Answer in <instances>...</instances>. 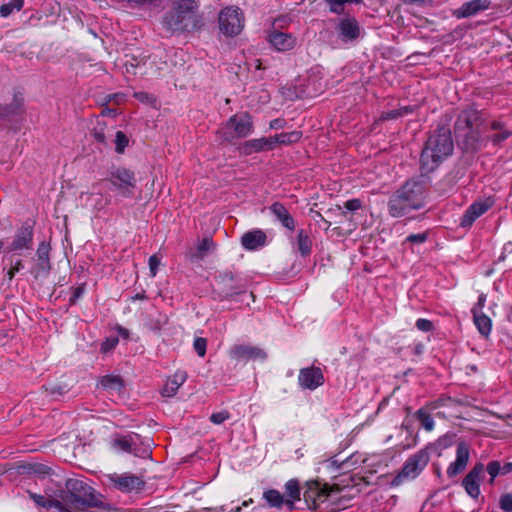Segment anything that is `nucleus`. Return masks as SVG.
<instances>
[{
	"label": "nucleus",
	"mask_w": 512,
	"mask_h": 512,
	"mask_svg": "<svg viewBox=\"0 0 512 512\" xmlns=\"http://www.w3.org/2000/svg\"><path fill=\"white\" fill-rule=\"evenodd\" d=\"M160 265V259L157 257V255H152L149 258V269L151 276H156L158 267Z\"/></svg>",
	"instance_id": "obj_51"
},
{
	"label": "nucleus",
	"mask_w": 512,
	"mask_h": 512,
	"mask_svg": "<svg viewBox=\"0 0 512 512\" xmlns=\"http://www.w3.org/2000/svg\"><path fill=\"white\" fill-rule=\"evenodd\" d=\"M162 24L171 33H181L197 31L204 22L198 13V3L195 0H179L165 14Z\"/></svg>",
	"instance_id": "obj_2"
},
{
	"label": "nucleus",
	"mask_w": 512,
	"mask_h": 512,
	"mask_svg": "<svg viewBox=\"0 0 512 512\" xmlns=\"http://www.w3.org/2000/svg\"><path fill=\"white\" fill-rule=\"evenodd\" d=\"M84 291H85L84 285H80V286L76 287L73 291L71 298H70V304H75L76 301L83 295Z\"/></svg>",
	"instance_id": "obj_55"
},
{
	"label": "nucleus",
	"mask_w": 512,
	"mask_h": 512,
	"mask_svg": "<svg viewBox=\"0 0 512 512\" xmlns=\"http://www.w3.org/2000/svg\"><path fill=\"white\" fill-rule=\"evenodd\" d=\"M422 186L416 181H407L389 199L388 210L392 217H402L421 207Z\"/></svg>",
	"instance_id": "obj_5"
},
{
	"label": "nucleus",
	"mask_w": 512,
	"mask_h": 512,
	"mask_svg": "<svg viewBox=\"0 0 512 512\" xmlns=\"http://www.w3.org/2000/svg\"><path fill=\"white\" fill-rule=\"evenodd\" d=\"M269 42L278 51H288L296 45V38L292 34L275 30L270 33Z\"/></svg>",
	"instance_id": "obj_22"
},
{
	"label": "nucleus",
	"mask_w": 512,
	"mask_h": 512,
	"mask_svg": "<svg viewBox=\"0 0 512 512\" xmlns=\"http://www.w3.org/2000/svg\"><path fill=\"white\" fill-rule=\"evenodd\" d=\"M416 327L424 332H429L433 329V323L428 319H418L416 321Z\"/></svg>",
	"instance_id": "obj_50"
},
{
	"label": "nucleus",
	"mask_w": 512,
	"mask_h": 512,
	"mask_svg": "<svg viewBox=\"0 0 512 512\" xmlns=\"http://www.w3.org/2000/svg\"><path fill=\"white\" fill-rule=\"evenodd\" d=\"M50 249L51 247L49 243L45 241L39 243L36 251L37 263L36 266L32 269V273L34 274L35 278L39 276H45L49 273L51 269L49 257Z\"/></svg>",
	"instance_id": "obj_16"
},
{
	"label": "nucleus",
	"mask_w": 512,
	"mask_h": 512,
	"mask_svg": "<svg viewBox=\"0 0 512 512\" xmlns=\"http://www.w3.org/2000/svg\"><path fill=\"white\" fill-rule=\"evenodd\" d=\"M489 129L495 133L488 136V140L498 146L512 136V130L507 129L506 124L500 120L490 122Z\"/></svg>",
	"instance_id": "obj_26"
},
{
	"label": "nucleus",
	"mask_w": 512,
	"mask_h": 512,
	"mask_svg": "<svg viewBox=\"0 0 512 512\" xmlns=\"http://www.w3.org/2000/svg\"><path fill=\"white\" fill-rule=\"evenodd\" d=\"M362 207V202L360 199H351L344 203V208L349 211H356Z\"/></svg>",
	"instance_id": "obj_52"
},
{
	"label": "nucleus",
	"mask_w": 512,
	"mask_h": 512,
	"mask_svg": "<svg viewBox=\"0 0 512 512\" xmlns=\"http://www.w3.org/2000/svg\"><path fill=\"white\" fill-rule=\"evenodd\" d=\"M486 302V296L484 294H481L478 298L477 303L472 308V314H475V312H481L482 308L484 307Z\"/></svg>",
	"instance_id": "obj_58"
},
{
	"label": "nucleus",
	"mask_w": 512,
	"mask_h": 512,
	"mask_svg": "<svg viewBox=\"0 0 512 512\" xmlns=\"http://www.w3.org/2000/svg\"><path fill=\"white\" fill-rule=\"evenodd\" d=\"M453 149L454 143L449 126L439 125L429 136L422 150V168L427 172L433 171L440 162L452 154Z\"/></svg>",
	"instance_id": "obj_3"
},
{
	"label": "nucleus",
	"mask_w": 512,
	"mask_h": 512,
	"mask_svg": "<svg viewBox=\"0 0 512 512\" xmlns=\"http://www.w3.org/2000/svg\"><path fill=\"white\" fill-rule=\"evenodd\" d=\"M324 382V374L319 367L310 366L299 371L298 384L302 389L313 391L322 386Z\"/></svg>",
	"instance_id": "obj_13"
},
{
	"label": "nucleus",
	"mask_w": 512,
	"mask_h": 512,
	"mask_svg": "<svg viewBox=\"0 0 512 512\" xmlns=\"http://www.w3.org/2000/svg\"><path fill=\"white\" fill-rule=\"evenodd\" d=\"M230 356L237 361H249L267 357L266 352L256 346L251 345H235L230 350Z\"/></svg>",
	"instance_id": "obj_15"
},
{
	"label": "nucleus",
	"mask_w": 512,
	"mask_h": 512,
	"mask_svg": "<svg viewBox=\"0 0 512 512\" xmlns=\"http://www.w3.org/2000/svg\"><path fill=\"white\" fill-rule=\"evenodd\" d=\"M123 66L127 74L136 75L137 68L144 66L149 58L148 55L141 51L136 54H126Z\"/></svg>",
	"instance_id": "obj_30"
},
{
	"label": "nucleus",
	"mask_w": 512,
	"mask_h": 512,
	"mask_svg": "<svg viewBox=\"0 0 512 512\" xmlns=\"http://www.w3.org/2000/svg\"><path fill=\"white\" fill-rule=\"evenodd\" d=\"M133 443L132 436L127 435L116 437L112 442V446L119 451L131 452Z\"/></svg>",
	"instance_id": "obj_39"
},
{
	"label": "nucleus",
	"mask_w": 512,
	"mask_h": 512,
	"mask_svg": "<svg viewBox=\"0 0 512 512\" xmlns=\"http://www.w3.org/2000/svg\"><path fill=\"white\" fill-rule=\"evenodd\" d=\"M412 110L410 107H402L399 109L391 110L388 112H385L381 115L382 120H390V119H396L398 117L404 116L405 114L410 113Z\"/></svg>",
	"instance_id": "obj_44"
},
{
	"label": "nucleus",
	"mask_w": 512,
	"mask_h": 512,
	"mask_svg": "<svg viewBox=\"0 0 512 512\" xmlns=\"http://www.w3.org/2000/svg\"><path fill=\"white\" fill-rule=\"evenodd\" d=\"M102 115L114 116L116 115V111L113 109L106 108L103 110Z\"/></svg>",
	"instance_id": "obj_63"
},
{
	"label": "nucleus",
	"mask_w": 512,
	"mask_h": 512,
	"mask_svg": "<svg viewBox=\"0 0 512 512\" xmlns=\"http://www.w3.org/2000/svg\"><path fill=\"white\" fill-rule=\"evenodd\" d=\"M296 245L299 253L302 257H307L312 252V239L310 238L309 234L301 229L297 233L296 237Z\"/></svg>",
	"instance_id": "obj_35"
},
{
	"label": "nucleus",
	"mask_w": 512,
	"mask_h": 512,
	"mask_svg": "<svg viewBox=\"0 0 512 512\" xmlns=\"http://www.w3.org/2000/svg\"><path fill=\"white\" fill-rule=\"evenodd\" d=\"M302 133L300 131H292L287 133H281L271 137L273 148L276 144L289 145L300 140Z\"/></svg>",
	"instance_id": "obj_36"
},
{
	"label": "nucleus",
	"mask_w": 512,
	"mask_h": 512,
	"mask_svg": "<svg viewBox=\"0 0 512 512\" xmlns=\"http://www.w3.org/2000/svg\"><path fill=\"white\" fill-rule=\"evenodd\" d=\"M492 206V202L489 200L475 202L469 206V208L465 211L460 225L462 227L471 226L474 221L483 215L490 207Z\"/></svg>",
	"instance_id": "obj_20"
},
{
	"label": "nucleus",
	"mask_w": 512,
	"mask_h": 512,
	"mask_svg": "<svg viewBox=\"0 0 512 512\" xmlns=\"http://www.w3.org/2000/svg\"><path fill=\"white\" fill-rule=\"evenodd\" d=\"M193 347L199 357H204L206 354L207 339L202 337L195 338Z\"/></svg>",
	"instance_id": "obj_46"
},
{
	"label": "nucleus",
	"mask_w": 512,
	"mask_h": 512,
	"mask_svg": "<svg viewBox=\"0 0 512 512\" xmlns=\"http://www.w3.org/2000/svg\"><path fill=\"white\" fill-rule=\"evenodd\" d=\"M362 0H325L327 5L329 6V10L335 14H343L345 4L347 3H360Z\"/></svg>",
	"instance_id": "obj_40"
},
{
	"label": "nucleus",
	"mask_w": 512,
	"mask_h": 512,
	"mask_svg": "<svg viewBox=\"0 0 512 512\" xmlns=\"http://www.w3.org/2000/svg\"><path fill=\"white\" fill-rule=\"evenodd\" d=\"M499 508L503 512H512V494L504 493L499 498Z\"/></svg>",
	"instance_id": "obj_45"
},
{
	"label": "nucleus",
	"mask_w": 512,
	"mask_h": 512,
	"mask_svg": "<svg viewBox=\"0 0 512 512\" xmlns=\"http://www.w3.org/2000/svg\"><path fill=\"white\" fill-rule=\"evenodd\" d=\"M134 299H146V295L144 293H138L135 295Z\"/></svg>",
	"instance_id": "obj_64"
},
{
	"label": "nucleus",
	"mask_w": 512,
	"mask_h": 512,
	"mask_svg": "<svg viewBox=\"0 0 512 512\" xmlns=\"http://www.w3.org/2000/svg\"><path fill=\"white\" fill-rule=\"evenodd\" d=\"M335 29L338 37L345 43L356 41L361 33L359 22L355 17L350 15L339 19Z\"/></svg>",
	"instance_id": "obj_12"
},
{
	"label": "nucleus",
	"mask_w": 512,
	"mask_h": 512,
	"mask_svg": "<svg viewBox=\"0 0 512 512\" xmlns=\"http://www.w3.org/2000/svg\"><path fill=\"white\" fill-rule=\"evenodd\" d=\"M118 342L117 337L107 338L101 345V351L103 353H107L113 350L117 346Z\"/></svg>",
	"instance_id": "obj_49"
},
{
	"label": "nucleus",
	"mask_w": 512,
	"mask_h": 512,
	"mask_svg": "<svg viewBox=\"0 0 512 512\" xmlns=\"http://www.w3.org/2000/svg\"><path fill=\"white\" fill-rule=\"evenodd\" d=\"M484 118L480 111L468 108L461 111L455 121L454 131L467 151H477L482 146Z\"/></svg>",
	"instance_id": "obj_4"
},
{
	"label": "nucleus",
	"mask_w": 512,
	"mask_h": 512,
	"mask_svg": "<svg viewBox=\"0 0 512 512\" xmlns=\"http://www.w3.org/2000/svg\"><path fill=\"white\" fill-rule=\"evenodd\" d=\"M24 97L22 93L17 92L14 94L13 101L10 105H0V117H7L13 114H19L23 112Z\"/></svg>",
	"instance_id": "obj_34"
},
{
	"label": "nucleus",
	"mask_w": 512,
	"mask_h": 512,
	"mask_svg": "<svg viewBox=\"0 0 512 512\" xmlns=\"http://www.w3.org/2000/svg\"><path fill=\"white\" fill-rule=\"evenodd\" d=\"M27 493L30 499H32L38 507L45 509L55 508L60 512H62V509H64V507L60 503L59 496H57V491H55L53 495L48 493H46L45 495H41L31 492L29 490L27 491Z\"/></svg>",
	"instance_id": "obj_23"
},
{
	"label": "nucleus",
	"mask_w": 512,
	"mask_h": 512,
	"mask_svg": "<svg viewBox=\"0 0 512 512\" xmlns=\"http://www.w3.org/2000/svg\"><path fill=\"white\" fill-rule=\"evenodd\" d=\"M239 150L244 155L273 150L271 137H262L246 141L240 146Z\"/></svg>",
	"instance_id": "obj_24"
},
{
	"label": "nucleus",
	"mask_w": 512,
	"mask_h": 512,
	"mask_svg": "<svg viewBox=\"0 0 512 512\" xmlns=\"http://www.w3.org/2000/svg\"><path fill=\"white\" fill-rule=\"evenodd\" d=\"M93 137L98 143H101V144L106 143V136H105L104 130L102 128L94 129Z\"/></svg>",
	"instance_id": "obj_56"
},
{
	"label": "nucleus",
	"mask_w": 512,
	"mask_h": 512,
	"mask_svg": "<svg viewBox=\"0 0 512 512\" xmlns=\"http://www.w3.org/2000/svg\"><path fill=\"white\" fill-rule=\"evenodd\" d=\"M32 470L37 473V474H49L50 473V468L44 464H34L32 467Z\"/></svg>",
	"instance_id": "obj_57"
},
{
	"label": "nucleus",
	"mask_w": 512,
	"mask_h": 512,
	"mask_svg": "<svg viewBox=\"0 0 512 512\" xmlns=\"http://www.w3.org/2000/svg\"><path fill=\"white\" fill-rule=\"evenodd\" d=\"M57 496L64 507L62 512L84 511L103 505L102 496L87 483L79 479H67L64 488L57 490Z\"/></svg>",
	"instance_id": "obj_1"
},
{
	"label": "nucleus",
	"mask_w": 512,
	"mask_h": 512,
	"mask_svg": "<svg viewBox=\"0 0 512 512\" xmlns=\"http://www.w3.org/2000/svg\"><path fill=\"white\" fill-rule=\"evenodd\" d=\"M106 180L123 197H131L137 183L134 171L123 166L112 167Z\"/></svg>",
	"instance_id": "obj_7"
},
{
	"label": "nucleus",
	"mask_w": 512,
	"mask_h": 512,
	"mask_svg": "<svg viewBox=\"0 0 512 512\" xmlns=\"http://www.w3.org/2000/svg\"><path fill=\"white\" fill-rule=\"evenodd\" d=\"M111 480L114 486L122 492L139 491L145 485L142 478L131 474L115 475L111 477Z\"/></svg>",
	"instance_id": "obj_18"
},
{
	"label": "nucleus",
	"mask_w": 512,
	"mask_h": 512,
	"mask_svg": "<svg viewBox=\"0 0 512 512\" xmlns=\"http://www.w3.org/2000/svg\"><path fill=\"white\" fill-rule=\"evenodd\" d=\"M134 97L137 98L141 102H149L151 99V96L145 92H136L134 94Z\"/></svg>",
	"instance_id": "obj_61"
},
{
	"label": "nucleus",
	"mask_w": 512,
	"mask_h": 512,
	"mask_svg": "<svg viewBox=\"0 0 512 512\" xmlns=\"http://www.w3.org/2000/svg\"><path fill=\"white\" fill-rule=\"evenodd\" d=\"M427 239L426 233H420V234H411L406 238V241L411 243H423Z\"/></svg>",
	"instance_id": "obj_54"
},
{
	"label": "nucleus",
	"mask_w": 512,
	"mask_h": 512,
	"mask_svg": "<svg viewBox=\"0 0 512 512\" xmlns=\"http://www.w3.org/2000/svg\"><path fill=\"white\" fill-rule=\"evenodd\" d=\"M100 385L108 392L120 393L124 388V380L120 375H105L100 379Z\"/></svg>",
	"instance_id": "obj_33"
},
{
	"label": "nucleus",
	"mask_w": 512,
	"mask_h": 512,
	"mask_svg": "<svg viewBox=\"0 0 512 512\" xmlns=\"http://www.w3.org/2000/svg\"><path fill=\"white\" fill-rule=\"evenodd\" d=\"M285 125V121L283 119H274L270 122V128L271 129H281Z\"/></svg>",
	"instance_id": "obj_60"
},
{
	"label": "nucleus",
	"mask_w": 512,
	"mask_h": 512,
	"mask_svg": "<svg viewBox=\"0 0 512 512\" xmlns=\"http://www.w3.org/2000/svg\"><path fill=\"white\" fill-rule=\"evenodd\" d=\"M23 0H11L0 7V14L3 17L9 16L14 10L20 11L23 7Z\"/></svg>",
	"instance_id": "obj_42"
},
{
	"label": "nucleus",
	"mask_w": 512,
	"mask_h": 512,
	"mask_svg": "<svg viewBox=\"0 0 512 512\" xmlns=\"http://www.w3.org/2000/svg\"><path fill=\"white\" fill-rule=\"evenodd\" d=\"M219 28L227 36L238 35L244 26V17L237 7H226L219 13Z\"/></svg>",
	"instance_id": "obj_10"
},
{
	"label": "nucleus",
	"mask_w": 512,
	"mask_h": 512,
	"mask_svg": "<svg viewBox=\"0 0 512 512\" xmlns=\"http://www.w3.org/2000/svg\"><path fill=\"white\" fill-rule=\"evenodd\" d=\"M129 139L127 135L122 131H117L115 135L116 152L122 154L125 148L128 146Z\"/></svg>",
	"instance_id": "obj_43"
},
{
	"label": "nucleus",
	"mask_w": 512,
	"mask_h": 512,
	"mask_svg": "<svg viewBox=\"0 0 512 512\" xmlns=\"http://www.w3.org/2000/svg\"><path fill=\"white\" fill-rule=\"evenodd\" d=\"M264 499L271 507L281 508L285 504L284 496L275 489L265 491L263 494Z\"/></svg>",
	"instance_id": "obj_38"
},
{
	"label": "nucleus",
	"mask_w": 512,
	"mask_h": 512,
	"mask_svg": "<svg viewBox=\"0 0 512 512\" xmlns=\"http://www.w3.org/2000/svg\"><path fill=\"white\" fill-rule=\"evenodd\" d=\"M22 268H23L22 261L21 260H17L15 262V264L7 272V276H8L9 281H11L14 278L15 274L17 272H19Z\"/></svg>",
	"instance_id": "obj_53"
},
{
	"label": "nucleus",
	"mask_w": 512,
	"mask_h": 512,
	"mask_svg": "<svg viewBox=\"0 0 512 512\" xmlns=\"http://www.w3.org/2000/svg\"><path fill=\"white\" fill-rule=\"evenodd\" d=\"M266 243V234L260 230H252L243 234L241 238L242 246L247 250H255L264 246Z\"/></svg>",
	"instance_id": "obj_25"
},
{
	"label": "nucleus",
	"mask_w": 512,
	"mask_h": 512,
	"mask_svg": "<svg viewBox=\"0 0 512 512\" xmlns=\"http://www.w3.org/2000/svg\"><path fill=\"white\" fill-rule=\"evenodd\" d=\"M416 418L419 420L422 427L427 431H431L434 428V420L431 415L424 409H419L416 412Z\"/></svg>",
	"instance_id": "obj_41"
},
{
	"label": "nucleus",
	"mask_w": 512,
	"mask_h": 512,
	"mask_svg": "<svg viewBox=\"0 0 512 512\" xmlns=\"http://www.w3.org/2000/svg\"><path fill=\"white\" fill-rule=\"evenodd\" d=\"M486 471L490 477L488 483L493 485L496 477L512 473V461L503 463L497 460L490 461L486 466Z\"/></svg>",
	"instance_id": "obj_28"
},
{
	"label": "nucleus",
	"mask_w": 512,
	"mask_h": 512,
	"mask_svg": "<svg viewBox=\"0 0 512 512\" xmlns=\"http://www.w3.org/2000/svg\"><path fill=\"white\" fill-rule=\"evenodd\" d=\"M490 4V0H471L469 2H465L464 4H462V6L455 10L453 14L458 19L468 18L470 16L477 14L480 11L488 9L490 7Z\"/></svg>",
	"instance_id": "obj_21"
},
{
	"label": "nucleus",
	"mask_w": 512,
	"mask_h": 512,
	"mask_svg": "<svg viewBox=\"0 0 512 512\" xmlns=\"http://www.w3.org/2000/svg\"><path fill=\"white\" fill-rule=\"evenodd\" d=\"M245 291V285L230 271L222 272L215 277L213 293L221 300L233 297Z\"/></svg>",
	"instance_id": "obj_8"
},
{
	"label": "nucleus",
	"mask_w": 512,
	"mask_h": 512,
	"mask_svg": "<svg viewBox=\"0 0 512 512\" xmlns=\"http://www.w3.org/2000/svg\"><path fill=\"white\" fill-rule=\"evenodd\" d=\"M215 243L212 238H203L195 248H191L187 251L186 257L192 261L202 260L206 255L215 249Z\"/></svg>",
	"instance_id": "obj_27"
},
{
	"label": "nucleus",
	"mask_w": 512,
	"mask_h": 512,
	"mask_svg": "<svg viewBox=\"0 0 512 512\" xmlns=\"http://www.w3.org/2000/svg\"><path fill=\"white\" fill-rule=\"evenodd\" d=\"M187 373L184 371H177L171 378H168L164 387L162 388V395L164 397H173L180 386L186 381Z\"/></svg>",
	"instance_id": "obj_31"
},
{
	"label": "nucleus",
	"mask_w": 512,
	"mask_h": 512,
	"mask_svg": "<svg viewBox=\"0 0 512 512\" xmlns=\"http://www.w3.org/2000/svg\"><path fill=\"white\" fill-rule=\"evenodd\" d=\"M448 402H453V399L448 397V398H440L436 401H434L431 405H432V408L435 409V408H438L442 405H446Z\"/></svg>",
	"instance_id": "obj_59"
},
{
	"label": "nucleus",
	"mask_w": 512,
	"mask_h": 512,
	"mask_svg": "<svg viewBox=\"0 0 512 512\" xmlns=\"http://www.w3.org/2000/svg\"><path fill=\"white\" fill-rule=\"evenodd\" d=\"M404 4H409V5H413V4H416V5H424L426 3H431L432 0H401Z\"/></svg>",
	"instance_id": "obj_62"
},
{
	"label": "nucleus",
	"mask_w": 512,
	"mask_h": 512,
	"mask_svg": "<svg viewBox=\"0 0 512 512\" xmlns=\"http://www.w3.org/2000/svg\"><path fill=\"white\" fill-rule=\"evenodd\" d=\"M45 390L52 396H61L67 391L66 386L60 384L48 385Z\"/></svg>",
	"instance_id": "obj_48"
},
{
	"label": "nucleus",
	"mask_w": 512,
	"mask_h": 512,
	"mask_svg": "<svg viewBox=\"0 0 512 512\" xmlns=\"http://www.w3.org/2000/svg\"><path fill=\"white\" fill-rule=\"evenodd\" d=\"M486 467L482 463H476L464 477L462 485L469 496L477 499L480 495V482Z\"/></svg>",
	"instance_id": "obj_14"
},
{
	"label": "nucleus",
	"mask_w": 512,
	"mask_h": 512,
	"mask_svg": "<svg viewBox=\"0 0 512 512\" xmlns=\"http://www.w3.org/2000/svg\"><path fill=\"white\" fill-rule=\"evenodd\" d=\"M230 418V413L226 410L213 413L210 416V421L216 425L222 424L224 421L228 420Z\"/></svg>",
	"instance_id": "obj_47"
},
{
	"label": "nucleus",
	"mask_w": 512,
	"mask_h": 512,
	"mask_svg": "<svg viewBox=\"0 0 512 512\" xmlns=\"http://www.w3.org/2000/svg\"><path fill=\"white\" fill-rule=\"evenodd\" d=\"M429 462L428 452L421 450L409 457L401 471L391 481V486L396 487L407 479L416 478Z\"/></svg>",
	"instance_id": "obj_9"
},
{
	"label": "nucleus",
	"mask_w": 512,
	"mask_h": 512,
	"mask_svg": "<svg viewBox=\"0 0 512 512\" xmlns=\"http://www.w3.org/2000/svg\"><path fill=\"white\" fill-rule=\"evenodd\" d=\"M34 224L30 221L23 223L15 232L10 245L9 252L21 253L24 250L33 248Z\"/></svg>",
	"instance_id": "obj_11"
},
{
	"label": "nucleus",
	"mask_w": 512,
	"mask_h": 512,
	"mask_svg": "<svg viewBox=\"0 0 512 512\" xmlns=\"http://www.w3.org/2000/svg\"><path fill=\"white\" fill-rule=\"evenodd\" d=\"M303 497L308 508L316 510L321 503L327 500L328 493L325 489L320 488L318 483H311L304 491Z\"/></svg>",
	"instance_id": "obj_19"
},
{
	"label": "nucleus",
	"mask_w": 512,
	"mask_h": 512,
	"mask_svg": "<svg viewBox=\"0 0 512 512\" xmlns=\"http://www.w3.org/2000/svg\"><path fill=\"white\" fill-rule=\"evenodd\" d=\"M474 323L483 336H488L491 332L492 322L491 319L482 312H475L473 314Z\"/></svg>",
	"instance_id": "obj_37"
},
{
	"label": "nucleus",
	"mask_w": 512,
	"mask_h": 512,
	"mask_svg": "<svg viewBox=\"0 0 512 512\" xmlns=\"http://www.w3.org/2000/svg\"><path fill=\"white\" fill-rule=\"evenodd\" d=\"M470 457L469 447L465 442L457 445L456 460L447 468V475L450 478L455 477L466 468Z\"/></svg>",
	"instance_id": "obj_17"
},
{
	"label": "nucleus",
	"mask_w": 512,
	"mask_h": 512,
	"mask_svg": "<svg viewBox=\"0 0 512 512\" xmlns=\"http://www.w3.org/2000/svg\"><path fill=\"white\" fill-rule=\"evenodd\" d=\"M285 493L287 496L285 505L288 510L292 511L295 509V501L300 500L301 491L299 482L295 479L289 480L285 485Z\"/></svg>",
	"instance_id": "obj_32"
},
{
	"label": "nucleus",
	"mask_w": 512,
	"mask_h": 512,
	"mask_svg": "<svg viewBox=\"0 0 512 512\" xmlns=\"http://www.w3.org/2000/svg\"><path fill=\"white\" fill-rule=\"evenodd\" d=\"M270 211L285 228L291 231L295 229V220L282 203L274 202L270 206Z\"/></svg>",
	"instance_id": "obj_29"
},
{
	"label": "nucleus",
	"mask_w": 512,
	"mask_h": 512,
	"mask_svg": "<svg viewBox=\"0 0 512 512\" xmlns=\"http://www.w3.org/2000/svg\"><path fill=\"white\" fill-rule=\"evenodd\" d=\"M253 130L252 117L248 113H241L231 116L217 130V135L223 142L235 144L238 139L249 136Z\"/></svg>",
	"instance_id": "obj_6"
}]
</instances>
